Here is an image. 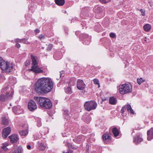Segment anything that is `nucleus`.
<instances>
[{
  "instance_id": "6ab92c4d",
  "label": "nucleus",
  "mask_w": 153,
  "mask_h": 153,
  "mask_svg": "<svg viewBox=\"0 0 153 153\" xmlns=\"http://www.w3.org/2000/svg\"><path fill=\"white\" fill-rule=\"evenodd\" d=\"M2 119V124L6 126L8 125L9 123V121L8 119V117H3Z\"/></svg>"
},
{
  "instance_id": "39448f33",
  "label": "nucleus",
  "mask_w": 153,
  "mask_h": 153,
  "mask_svg": "<svg viewBox=\"0 0 153 153\" xmlns=\"http://www.w3.org/2000/svg\"><path fill=\"white\" fill-rule=\"evenodd\" d=\"M97 105V104L95 101L91 100L86 102L84 105L85 108L86 110L90 111L95 109Z\"/></svg>"
},
{
  "instance_id": "dca6fc26",
  "label": "nucleus",
  "mask_w": 153,
  "mask_h": 153,
  "mask_svg": "<svg viewBox=\"0 0 153 153\" xmlns=\"http://www.w3.org/2000/svg\"><path fill=\"white\" fill-rule=\"evenodd\" d=\"M38 149L39 150H44L46 147L45 145H44V143L42 142V141H38Z\"/></svg>"
},
{
  "instance_id": "09e8293b",
  "label": "nucleus",
  "mask_w": 153,
  "mask_h": 153,
  "mask_svg": "<svg viewBox=\"0 0 153 153\" xmlns=\"http://www.w3.org/2000/svg\"><path fill=\"white\" fill-rule=\"evenodd\" d=\"M35 32L36 33H38L40 32V30L38 29H36L35 30Z\"/></svg>"
},
{
  "instance_id": "a19ab883",
  "label": "nucleus",
  "mask_w": 153,
  "mask_h": 153,
  "mask_svg": "<svg viewBox=\"0 0 153 153\" xmlns=\"http://www.w3.org/2000/svg\"><path fill=\"white\" fill-rule=\"evenodd\" d=\"M100 1L103 3H106L110 1L111 0H99Z\"/></svg>"
},
{
  "instance_id": "052dcab7",
  "label": "nucleus",
  "mask_w": 153,
  "mask_h": 153,
  "mask_svg": "<svg viewBox=\"0 0 153 153\" xmlns=\"http://www.w3.org/2000/svg\"><path fill=\"white\" fill-rule=\"evenodd\" d=\"M72 18H71V21H72Z\"/></svg>"
},
{
  "instance_id": "f704fd0d",
  "label": "nucleus",
  "mask_w": 153,
  "mask_h": 153,
  "mask_svg": "<svg viewBox=\"0 0 153 153\" xmlns=\"http://www.w3.org/2000/svg\"><path fill=\"white\" fill-rule=\"evenodd\" d=\"M74 141L76 143H79L81 141L80 136H78L76 139H74Z\"/></svg>"
},
{
  "instance_id": "c03bdc74",
  "label": "nucleus",
  "mask_w": 153,
  "mask_h": 153,
  "mask_svg": "<svg viewBox=\"0 0 153 153\" xmlns=\"http://www.w3.org/2000/svg\"><path fill=\"white\" fill-rule=\"evenodd\" d=\"M75 34L77 36H79V38L80 39V35H81V34H80V32L79 31H76L75 33Z\"/></svg>"
},
{
  "instance_id": "412c9836",
  "label": "nucleus",
  "mask_w": 153,
  "mask_h": 153,
  "mask_svg": "<svg viewBox=\"0 0 153 153\" xmlns=\"http://www.w3.org/2000/svg\"><path fill=\"white\" fill-rule=\"evenodd\" d=\"M48 102L45 103L44 107L43 108L45 109H49L51 108L52 106V103L50 100L48 99Z\"/></svg>"
},
{
  "instance_id": "c85d7f7f",
  "label": "nucleus",
  "mask_w": 153,
  "mask_h": 153,
  "mask_svg": "<svg viewBox=\"0 0 153 153\" xmlns=\"http://www.w3.org/2000/svg\"><path fill=\"white\" fill-rule=\"evenodd\" d=\"M126 108H127L128 111H130V112L132 114H134V112L133 110L132 109L131 106L129 105L128 104L126 105Z\"/></svg>"
},
{
  "instance_id": "c9c22d12",
  "label": "nucleus",
  "mask_w": 153,
  "mask_h": 153,
  "mask_svg": "<svg viewBox=\"0 0 153 153\" xmlns=\"http://www.w3.org/2000/svg\"><path fill=\"white\" fill-rule=\"evenodd\" d=\"M53 47V45L52 44H50L48 45L47 48V51H49L51 50Z\"/></svg>"
},
{
  "instance_id": "4468645a",
  "label": "nucleus",
  "mask_w": 153,
  "mask_h": 153,
  "mask_svg": "<svg viewBox=\"0 0 153 153\" xmlns=\"http://www.w3.org/2000/svg\"><path fill=\"white\" fill-rule=\"evenodd\" d=\"M147 140H150L153 139V128H152L147 132Z\"/></svg>"
},
{
  "instance_id": "6e6d98bb",
  "label": "nucleus",
  "mask_w": 153,
  "mask_h": 153,
  "mask_svg": "<svg viewBox=\"0 0 153 153\" xmlns=\"http://www.w3.org/2000/svg\"><path fill=\"white\" fill-rule=\"evenodd\" d=\"M12 79H13V80H14L15 81L14 82H13V84H15L16 83V78H15V77H14V78H13Z\"/></svg>"
},
{
  "instance_id": "ea45409f",
  "label": "nucleus",
  "mask_w": 153,
  "mask_h": 153,
  "mask_svg": "<svg viewBox=\"0 0 153 153\" xmlns=\"http://www.w3.org/2000/svg\"><path fill=\"white\" fill-rule=\"evenodd\" d=\"M126 109V105H125L124 106H123L122 108L121 109V112L122 114H123L124 113V112L125 111Z\"/></svg>"
},
{
  "instance_id": "a211bd4d",
  "label": "nucleus",
  "mask_w": 153,
  "mask_h": 153,
  "mask_svg": "<svg viewBox=\"0 0 153 153\" xmlns=\"http://www.w3.org/2000/svg\"><path fill=\"white\" fill-rule=\"evenodd\" d=\"M109 102L110 104L115 105L117 104V101L115 98L112 97L109 98Z\"/></svg>"
},
{
  "instance_id": "a878e982",
  "label": "nucleus",
  "mask_w": 153,
  "mask_h": 153,
  "mask_svg": "<svg viewBox=\"0 0 153 153\" xmlns=\"http://www.w3.org/2000/svg\"><path fill=\"white\" fill-rule=\"evenodd\" d=\"M23 149L21 146H19L12 153H22Z\"/></svg>"
},
{
  "instance_id": "4d7b16f0",
  "label": "nucleus",
  "mask_w": 153,
  "mask_h": 153,
  "mask_svg": "<svg viewBox=\"0 0 153 153\" xmlns=\"http://www.w3.org/2000/svg\"><path fill=\"white\" fill-rule=\"evenodd\" d=\"M61 53V54H60V57L59 58V59H56V60H59V59H60L61 58V57L62 56V53Z\"/></svg>"
},
{
  "instance_id": "58836bf2",
  "label": "nucleus",
  "mask_w": 153,
  "mask_h": 153,
  "mask_svg": "<svg viewBox=\"0 0 153 153\" xmlns=\"http://www.w3.org/2000/svg\"><path fill=\"white\" fill-rule=\"evenodd\" d=\"M140 11L141 12V15L143 16H145V11L142 9H141L140 10Z\"/></svg>"
},
{
  "instance_id": "c756f323",
  "label": "nucleus",
  "mask_w": 153,
  "mask_h": 153,
  "mask_svg": "<svg viewBox=\"0 0 153 153\" xmlns=\"http://www.w3.org/2000/svg\"><path fill=\"white\" fill-rule=\"evenodd\" d=\"M84 10H83L82 12L80 15L83 18H85V17L88 16V12H85L84 11Z\"/></svg>"
},
{
  "instance_id": "79ce46f5",
  "label": "nucleus",
  "mask_w": 153,
  "mask_h": 153,
  "mask_svg": "<svg viewBox=\"0 0 153 153\" xmlns=\"http://www.w3.org/2000/svg\"><path fill=\"white\" fill-rule=\"evenodd\" d=\"M109 36L110 37L112 38H114L116 36L115 34L112 33H110Z\"/></svg>"
},
{
  "instance_id": "2f4dec72",
  "label": "nucleus",
  "mask_w": 153,
  "mask_h": 153,
  "mask_svg": "<svg viewBox=\"0 0 153 153\" xmlns=\"http://www.w3.org/2000/svg\"><path fill=\"white\" fill-rule=\"evenodd\" d=\"M37 125L38 127H40L42 126V123L41 119L39 118L36 119Z\"/></svg>"
},
{
  "instance_id": "8fccbe9b",
  "label": "nucleus",
  "mask_w": 153,
  "mask_h": 153,
  "mask_svg": "<svg viewBox=\"0 0 153 153\" xmlns=\"http://www.w3.org/2000/svg\"><path fill=\"white\" fill-rule=\"evenodd\" d=\"M30 64V62L29 61H26L25 62V65H27Z\"/></svg>"
},
{
  "instance_id": "2eb2a0df",
  "label": "nucleus",
  "mask_w": 153,
  "mask_h": 153,
  "mask_svg": "<svg viewBox=\"0 0 153 153\" xmlns=\"http://www.w3.org/2000/svg\"><path fill=\"white\" fill-rule=\"evenodd\" d=\"M62 110L63 111V113L65 118L67 120H68V119H70L71 117L70 112L66 109H64Z\"/></svg>"
},
{
  "instance_id": "603ef678",
  "label": "nucleus",
  "mask_w": 153,
  "mask_h": 153,
  "mask_svg": "<svg viewBox=\"0 0 153 153\" xmlns=\"http://www.w3.org/2000/svg\"><path fill=\"white\" fill-rule=\"evenodd\" d=\"M16 46L19 48L20 47V45L19 43H17L16 45Z\"/></svg>"
},
{
  "instance_id": "423d86ee",
  "label": "nucleus",
  "mask_w": 153,
  "mask_h": 153,
  "mask_svg": "<svg viewBox=\"0 0 153 153\" xmlns=\"http://www.w3.org/2000/svg\"><path fill=\"white\" fill-rule=\"evenodd\" d=\"M80 39L83 44L88 45L91 42V36L87 34L82 33L80 35Z\"/></svg>"
},
{
  "instance_id": "e433bc0d",
  "label": "nucleus",
  "mask_w": 153,
  "mask_h": 153,
  "mask_svg": "<svg viewBox=\"0 0 153 153\" xmlns=\"http://www.w3.org/2000/svg\"><path fill=\"white\" fill-rule=\"evenodd\" d=\"M93 81L94 84H98L99 85V87H100L99 81L98 79H94Z\"/></svg>"
},
{
  "instance_id": "9b49d317",
  "label": "nucleus",
  "mask_w": 153,
  "mask_h": 153,
  "mask_svg": "<svg viewBox=\"0 0 153 153\" xmlns=\"http://www.w3.org/2000/svg\"><path fill=\"white\" fill-rule=\"evenodd\" d=\"M13 111L16 114H20L23 113V110L20 108L19 106H15L13 108Z\"/></svg>"
},
{
  "instance_id": "de8ad7c7",
  "label": "nucleus",
  "mask_w": 153,
  "mask_h": 153,
  "mask_svg": "<svg viewBox=\"0 0 153 153\" xmlns=\"http://www.w3.org/2000/svg\"><path fill=\"white\" fill-rule=\"evenodd\" d=\"M64 71H61L60 72V77H63V75L62 76V75L63 74Z\"/></svg>"
},
{
  "instance_id": "864d4df0",
  "label": "nucleus",
  "mask_w": 153,
  "mask_h": 153,
  "mask_svg": "<svg viewBox=\"0 0 153 153\" xmlns=\"http://www.w3.org/2000/svg\"><path fill=\"white\" fill-rule=\"evenodd\" d=\"M27 148L28 149H31V146L30 145H27Z\"/></svg>"
},
{
  "instance_id": "13d9d810",
  "label": "nucleus",
  "mask_w": 153,
  "mask_h": 153,
  "mask_svg": "<svg viewBox=\"0 0 153 153\" xmlns=\"http://www.w3.org/2000/svg\"><path fill=\"white\" fill-rule=\"evenodd\" d=\"M1 74H0V77H1Z\"/></svg>"
},
{
  "instance_id": "cd10ccee",
  "label": "nucleus",
  "mask_w": 153,
  "mask_h": 153,
  "mask_svg": "<svg viewBox=\"0 0 153 153\" xmlns=\"http://www.w3.org/2000/svg\"><path fill=\"white\" fill-rule=\"evenodd\" d=\"M143 28L145 31L148 32L150 30L151 27L149 24H146L143 26Z\"/></svg>"
},
{
  "instance_id": "aec40b11",
  "label": "nucleus",
  "mask_w": 153,
  "mask_h": 153,
  "mask_svg": "<svg viewBox=\"0 0 153 153\" xmlns=\"http://www.w3.org/2000/svg\"><path fill=\"white\" fill-rule=\"evenodd\" d=\"M102 138L104 141H108L111 139V137L108 133L104 134L102 136Z\"/></svg>"
},
{
  "instance_id": "72a5a7b5",
  "label": "nucleus",
  "mask_w": 153,
  "mask_h": 153,
  "mask_svg": "<svg viewBox=\"0 0 153 153\" xmlns=\"http://www.w3.org/2000/svg\"><path fill=\"white\" fill-rule=\"evenodd\" d=\"M145 81V80L143 79V78H141L140 79H137V83L139 85H140L142 82H143Z\"/></svg>"
},
{
  "instance_id": "f03ea898",
  "label": "nucleus",
  "mask_w": 153,
  "mask_h": 153,
  "mask_svg": "<svg viewBox=\"0 0 153 153\" xmlns=\"http://www.w3.org/2000/svg\"><path fill=\"white\" fill-rule=\"evenodd\" d=\"M13 67L12 63L7 61L5 62L0 57V68L3 72L8 74L12 72Z\"/></svg>"
},
{
  "instance_id": "7c9ffc66",
  "label": "nucleus",
  "mask_w": 153,
  "mask_h": 153,
  "mask_svg": "<svg viewBox=\"0 0 153 153\" xmlns=\"http://www.w3.org/2000/svg\"><path fill=\"white\" fill-rule=\"evenodd\" d=\"M19 133L21 136H25L28 134V131L27 130H23L20 131Z\"/></svg>"
},
{
  "instance_id": "4c0bfd02",
  "label": "nucleus",
  "mask_w": 153,
  "mask_h": 153,
  "mask_svg": "<svg viewBox=\"0 0 153 153\" xmlns=\"http://www.w3.org/2000/svg\"><path fill=\"white\" fill-rule=\"evenodd\" d=\"M7 145L6 144H3V146L2 147V149L6 151L7 149V148L6 147Z\"/></svg>"
},
{
  "instance_id": "393cba45",
  "label": "nucleus",
  "mask_w": 153,
  "mask_h": 153,
  "mask_svg": "<svg viewBox=\"0 0 153 153\" xmlns=\"http://www.w3.org/2000/svg\"><path fill=\"white\" fill-rule=\"evenodd\" d=\"M31 59L32 60V64L33 65L32 66H35L36 65L37 63L36 61V57L35 56L32 55H31Z\"/></svg>"
},
{
  "instance_id": "20e7f679",
  "label": "nucleus",
  "mask_w": 153,
  "mask_h": 153,
  "mask_svg": "<svg viewBox=\"0 0 153 153\" xmlns=\"http://www.w3.org/2000/svg\"><path fill=\"white\" fill-rule=\"evenodd\" d=\"M7 89L8 88H5L3 89V91L5 93H6V95L4 94L0 95V102H4L5 100L10 99L12 98L13 94V91L11 89L9 92H7V91L5 92Z\"/></svg>"
},
{
  "instance_id": "473e14b6",
  "label": "nucleus",
  "mask_w": 153,
  "mask_h": 153,
  "mask_svg": "<svg viewBox=\"0 0 153 153\" xmlns=\"http://www.w3.org/2000/svg\"><path fill=\"white\" fill-rule=\"evenodd\" d=\"M65 89L66 93L69 94L71 93V88L69 86L65 87Z\"/></svg>"
},
{
  "instance_id": "6e6552de",
  "label": "nucleus",
  "mask_w": 153,
  "mask_h": 153,
  "mask_svg": "<svg viewBox=\"0 0 153 153\" xmlns=\"http://www.w3.org/2000/svg\"><path fill=\"white\" fill-rule=\"evenodd\" d=\"M28 107L29 109L33 111L37 109V105L35 102L33 100H30L28 103Z\"/></svg>"
},
{
  "instance_id": "680f3d73",
  "label": "nucleus",
  "mask_w": 153,
  "mask_h": 153,
  "mask_svg": "<svg viewBox=\"0 0 153 153\" xmlns=\"http://www.w3.org/2000/svg\"><path fill=\"white\" fill-rule=\"evenodd\" d=\"M36 139H37V138H36Z\"/></svg>"
},
{
  "instance_id": "0eeeda50",
  "label": "nucleus",
  "mask_w": 153,
  "mask_h": 153,
  "mask_svg": "<svg viewBox=\"0 0 153 153\" xmlns=\"http://www.w3.org/2000/svg\"><path fill=\"white\" fill-rule=\"evenodd\" d=\"M34 99L37 101L38 104L42 108L44 107L45 103L48 102V99L42 97H35Z\"/></svg>"
},
{
  "instance_id": "37998d69",
  "label": "nucleus",
  "mask_w": 153,
  "mask_h": 153,
  "mask_svg": "<svg viewBox=\"0 0 153 153\" xmlns=\"http://www.w3.org/2000/svg\"><path fill=\"white\" fill-rule=\"evenodd\" d=\"M39 38L40 40L43 39L45 38V36L42 35H40L39 36Z\"/></svg>"
},
{
  "instance_id": "49530a36",
  "label": "nucleus",
  "mask_w": 153,
  "mask_h": 153,
  "mask_svg": "<svg viewBox=\"0 0 153 153\" xmlns=\"http://www.w3.org/2000/svg\"><path fill=\"white\" fill-rule=\"evenodd\" d=\"M81 25H82V27L83 26H85V27L86 26V27H87V26H86V23L85 22H82V23H81Z\"/></svg>"
},
{
  "instance_id": "3c124183",
  "label": "nucleus",
  "mask_w": 153,
  "mask_h": 153,
  "mask_svg": "<svg viewBox=\"0 0 153 153\" xmlns=\"http://www.w3.org/2000/svg\"><path fill=\"white\" fill-rule=\"evenodd\" d=\"M68 134L66 133H62V136L63 137H67L68 135Z\"/></svg>"
},
{
  "instance_id": "f257e3e1",
  "label": "nucleus",
  "mask_w": 153,
  "mask_h": 153,
  "mask_svg": "<svg viewBox=\"0 0 153 153\" xmlns=\"http://www.w3.org/2000/svg\"><path fill=\"white\" fill-rule=\"evenodd\" d=\"M54 82L49 77H42L36 82L35 89L40 93H46L50 92L53 87Z\"/></svg>"
},
{
  "instance_id": "f3484780",
  "label": "nucleus",
  "mask_w": 153,
  "mask_h": 153,
  "mask_svg": "<svg viewBox=\"0 0 153 153\" xmlns=\"http://www.w3.org/2000/svg\"><path fill=\"white\" fill-rule=\"evenodd\" d=\"M143 140L140 135H137L133 138V142L136 144H137L143 141Z\"/></svg>"
},
{
  "instance_id": "bb28decb",
  "label": "nucleus",
  "mask_w": 153,
  "mask_h": 153,
  "mask_svg": "<svg viewBox=\"0 0 153 153\" xmlns=\"http://www.w3.org/2000/svg\"><path fill=\"white\" fill-rule=\"evenodd\" d=\"M112 131L115 137H117L119 134L118 130L116 127L114 128H113Z\"/></svg>"
},
{
  "instance_id": "4be33fe9",
  "label": "nucleus",
  "mask_w": 153,
  "mask_h": 153,
  "mask_svg": "<svg viewBox=\"0 0 153 153\" xmlns=\"http://www.w3.org/2000/svg\"><path fill=\"white\" fill-rule=\"evenodd\" d=\"M93 10L96 13H98L102 12V9L100 7L96 6L93 9Z\"/></svg>"
},
{
  "instance_id": "5fc2aeb1",
  "label": "nucleus",
  "mask_w": 153,
  "mask_h": 153,
  "mask_svg": "<svg viewBox=\"0 0 153 153\" xmlns=\"http://www.w3.org/2000/svg\"><path fill=\"white\" fill-rule=\"evenodd\" d=\"M64 30L66 33H67V31L68 30V29L67 27H65Z\"/></svg>"
},
{
  "instance_id": "bf43d9fd",
  "label": "nucleus",
  "mask_w": 153,
  "mask_h": 153,
  "mask_svg": "<svg viewBox=\"0 0 153 153\" xmlns=\"http://www.w3.org/2000/svg\"><path fill=\"white\" fill-rule=\"evenodd\" d=\"M71 148H73V149L74 148V147H71Z\"/></svg>"
},
{
  "instance_id": "5701e85b",
  "label": "nucleus",
  "mask_w": 153,
  "mask_h": 153,
  "mask_svg": "<svg viewBox=\"0 0 153 153\" xmlns=\"http://www.w3.org/2000/svg\"><path fill=\"white\" fill-rule=\"evenodd\" d=\"M27 39L25 38L22 39H16V42H22L24 44H29V42L27 41Z\"/></svg>"
},
{
  "instance_id": "b1692460",
  "label": "nucleus",
  "mask_w": 153,
  "mask_h": 153,
  "mask_svg": "<svg viewBox=\"0 0 153 153\" xmlns=\"http://www.w3.org/2000/svg\"><path fill=\"white\" fill-rule=\"evenodd\" d=\"M55 2L56 4L60 6L63 5L65 3V0H55Z\"/></svg>"
},
{
  "instance_id": "7ed1b4c3",
  "label": "nucleus",
  "mask_w": 153,
  "mask_h": 153,
  "mask_svg": "<svg viewBox=\"0 0 153 153\" xmlns=\"http://www.w3.org/2000/svg\"><path fill=\"white\" fill-rule=\"evenodd\" d=\"M132 86L131 84L125 83L119 86V91L121 94H124L131 92Z\"/></svg>"
},
{
  "instance_id": "f8f14e48",
  "label": "nucleus",
  "mask_w": 153,
  "mask_h": 153,
  "mask_svg": "<svg viewBox=\"0 0 153 153\" xmlns=\"http://www.w3.org/2000/svg\"><path fill=\"white\" fill-rule=\"evenodd\" d=\"M31 70L36 73H40L43 72V70L40 69L38 65L32 66Z\"/></svg>"
},
{
  "instance_id": "1a4fd4ad",
  "label": "nucleus",
  "mask_w": 153,
  "mask_h": 153,
  "mask_svg": "<svg viewBox=\"0 0 153 153\" xmlns=\"http://www.w3.org/2000/svg\"><path fill=\"white\" fill-rule=\"evenodd\" d=\"M11 131V128L8 126L3 129L2 131V136L4 138H6L10 134Z\"/></svg>"
},
{
  "instance_id": "9d476101",
  "label": "nucleus",
  "mask_w": 153,
  "mask_h": 153,
  "mask_svg": "<svg viewBox=\"0 0 153 153\" xmlns=\"http://www.w3.org/2000/svg\"><path fill=\"white\" fill-rule=\"evenodd\" d=\"M76 84L77 88L80 90H83L85 88V85L82 80H78Z\"/></svg>"
},
{
  "instance_id": "a18cd8bd",
  "label": "nucleus",
  "mask_w": 153,
  "mask_h": 153,
  "mask_svg": "<svg viewBox=\"0 0 153 153\" xmlns=\"http://www.w3.org/2000/svg\"><path fill=\"white\" fill-rule=\"evenodd\" d=\"M73 152L72 151H70V149H68L67 151L65 152V151H63V153H72Z\"/></svg>"
},
{
  "instance_id": "ddd939ff",
  "label": "nucleus",
  "mask_w": 153,
  "mask_h": 153,
  "mask_svg": "<svg viewBox=\"0 0 153 153\" xmlns=\"http://www.w3.org/2000/svg\"><path fill=\"white\" fill-rule=\"evenodd\" d=\"M10 140V141L12 143H15L17 142L19 140L18 136L17 135L13 134L10 136L9 137Z\"/></svg>"
}]
</instances>
